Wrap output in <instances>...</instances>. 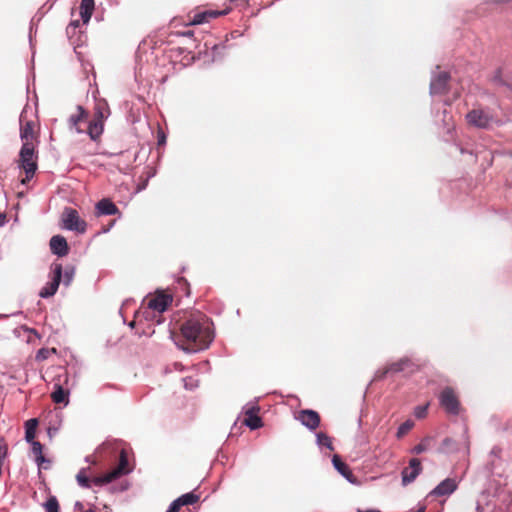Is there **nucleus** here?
I'll return each mask as SVG.
<instances>
[{"instance_id": "1", "label": "nucleus", "mask_w": 512, "mask_h": 512, "mask_svg": "<svg viewBox=\"0 0 512 512\" xmlns=\"http://www.w3.org/2000/svg\"><path fill=\"white\" fill-rule=\"evenodd\" d=\"M175 344L186 352L206 349L213 340L209 319L197 311L191 313L179 327V332H171Z\"/></svg>"}, {"instance_id": "2", "label": "nucleus", "mask_w": 512, "mask_h": 512, "mask_svg": "<svg viewBox=\"0 0 512 512\" xmlns=\"http://www.w3.org/2000/svg\"><path fill=\"white\" fill-rule=\"evenodd\" d=\"M19 165L25 171L26 177L22 179V184H26L34 176L37 170V156L35 155L34 143H23L19 154Z\"/></svg>"}, {"instance_id": "3", "label": "nucleus", "mask_w": 512, "mask_h": 512, "mask_svg": "<svg viewBox=\"0 0 512 512\" xmlns=\"http://www.w3.org/2000/svg\"><path fill=\"white\" fill-rule=\"evenodd\" d=\"M128 468V456L125 450L120 451L119 455V463L118 465L113 468L111 471L101 475V476H95L94 478V485L101 487L108 483H111L115 479L121 477L122 475H125L129 472Z\"/></svg>"}, {"instance_id": "4", "label": "nucleus", "mask_w": 512, "mask_h": 512, "mask_svg": "<svg viewBox=\"0 0 512 512\" xmlns=\"http://www.w3.org/2000/svg\"><path fill=\"white\" fill-rule=\"evenodd\" d=\"M417 366L408 357H403L395 362L387 364L385 367L376 372L375 378L378 380L384 379L388 374H396L400 372H414Z\"/></svg>"}, {"instance_id": "5", "label": "nucleus", "mask_w": 512, "mask_h": 512, "mask_svg": "<svg viewBox=\"0 0 512 512\" xmlns=\"http://www.w3.org/2000/svg\"><path fill=\"white\" fill-rule=\"evenodd\" d=\"M440 406L447 414L459 415L461 404L459 397L452 387H445L439 395Z\"/></svg>"}, {"instance_id": "6", "label": "nucleus", "mask_w": 512, "mask_h": 512, "mask_svg": "<svg viewBox=\"0 0 512 512\" xmlns=\"http://www.w3.org/2000/svg\"><path fill=\"white\" fill-rule=\"evenodd\" d=\"M63 227L67 230L76 231L78 233H84L86 231L87 224L85 220L81 219L77 210L66 207L61 216Z\"/></svg>"}, {"instance_id": "7", "label": "nucleus", "mask_w": 512, "mask_h": 512, "mask_svg": "<svg viewBox=\"0 0 512 512\" xmlns=\"http://www.w3.org/2000/svg\"><path fill=\"white\" fill-rule=\"evenodd\" d=\"M62 273H63V267L59 263H54L52 265V274L53 277L51 281H49L40 291L39 295L42 298H48L50 296H53L61 282L62 279Z\"/></svg>"}, {"instance_id": "8", "label": "nucleus", "mask_w": 512, "mask_h": 512, "mask_svg": "<svg viewBox=\"0 0 512 512\" xmlns=\"http://www.w3.org/2000/svg\"><path fill=\"white\" fill-rule=\"evenodd\" d=\"M20 137L23 143L32 142L37 138L35 121L27 118V112L20 114Z\"/></svg>"}, {"instance_id": "9", "label": "nucleus", "mask_w": 512, "mask_h": 512, "mask_svg": "<svg viewBox=\"0 0 512 512\" xmlns=\"http://www.w3.org/2000/svg\"><path fill=\"white\" fill-rule=\"evenodd\" d=\"M466 120L470 126L486 129L492 122L493 117L482 109H473L467 113Z\"/></svg>"}, {"instance_id": "10", "label": "nucleus", "mask_w": 512, "mask_h": 512, "mask_svg": "<svg viewBox=\"0 0 512 512\" xmlns=\"http://www.w3.org/2000/svg\"><path fill=\"white\" fill-rule=\"evenodd\" d=\"M296 419L310 430H315L320 425V415L314 410H301Z\"/></svg>"}, {"instance_id": "11", "label": "nucleus", "mask_w": 512, "mask_h": 512, "mask_svg": "<svg viewBox=\"0 0 512 512\" xmlns=\"http://www.w3.org/2000/svg\"><path fill=\"white\" fill-rule=\"evenodd\" d=\"M422 471L421 462L418 458H412L409 461V467H406L402 471V482L408 484L413 482Z\"/></svg>"}, {"instance_id": "12", "label": "nucleus", "mask_w": 512, "mask_h": 512, "mask_svg": "<svg viewBox=\"0 0 512 512\" xmlns=\"http://www.w3.org/2000/svg\"><path fill=\"white\" fill-rule=\"evenodd\" d=\"M450 75L447 72H440L430 83L431 94H444L448 90Z\"/></svg>"}, {"instance_id": "13", "label": "nucleus", "mask_w": 512, "mask_h": 512, "mask_svg": "<svg viewBox=\"0 0 512 512\" xmlns=\"http://www.w3.org/2000/svg\"><path fill=\"white\" fill-rule=\"evenodd\" d=\"M458 487V483L453 478H446L440 482L431 492V496H448L451 495Z\"/></svg>"}, {"instance_id": "14", "label": "nucleus", "mask_w": 512, "mask_h": 512, "mask_svg": "<svg viewBox=\"0 0 512 512\" xmlns=\"http://www.w3.org/2000/svg\"><path fill=\"white\" fill-rule=\"evenodd\" d=\"M199 499L200 496L194 492L183 494L171 503L167 512H179L182 506L193 505L197 503Z\"/></svg>"}, {"instance_id": "15", "label": "nucleus", "mask_w": 512, "mask_h": 512, "mask_svg": "<svg viewBox=\"0 0 512 512\" xmlns=\"http://www.w3.org/2000/svg\"><path fill=\"white\" fill-rule=\"evenodd\" d=\"M172 296L164 293H158L155 297L149 300L148 307L157 312L165 311L172 303Z\"/></svg>"}, {"instance_id": "16", "label": "nucleus", "mask_w": 512, "mask_h": 512, "mask_svg": "<svg viewBox=\"0 0 512 512\" xmlns=\"http://www.w3.org/2000/svg\"><path fill=\"white\" fill-rule=\"evenodd\" d=\"M224 14L223 12L215 10H205L194 12L193 15H189V25H198L208 22L211 18H216Z\"/></svg>"}, {"instance_id": "17", "label": "nucleus", "mask_w": 512, "mask_h": 512, "mask_svg": "<svg viewBox=\"0 0 512 512\" xmlns=\"http://www.w3.org/2000/svg\"><path fill=\"white\" fill-rule=\"evenodd\" d=\"M50 249L53 254L60 257L67 255L69 251L67 241L61 235H55L50 239Z\"/></svg>"}, {"instance_id": "18", "label": "nucleus", "mask_w": 512, "mask_h": 512, "mask_svg": "<svg viewBox=\"0 0 512 512\" xmlns=\"http://www.w3.org/2000/svg\"><path fill=\"white\" fill-rule=\"evenodd\" d=\"M97 216L115 215L119 213L118 207L108 198H104L97 202L95 206Z\"/></svg>"}, {"instance_id": "19", "label": "nucleus", "mask_w": 512, "mask_h": 512, "mask_svg": "<svg viewBox=\"0 0 512 512\" xmlns=\"http://www.w3.org/2000/svg\"><path fill=\"white\" fill-rule=\"evenodd\" d=\"M103 131L104 121L93 117L92 120L89 122L87 128V133L91 140L99 141L101 135L103 134Z\"/></svg>"}, {"instance_id": "20", "label": "nucleus", "mask_w": 512, "mask_h": 512, "mask_svg": "<svg viewBox=\"0 0 512 512\" xmlns=\"http://www.w3.org/2000/svg\"><path fill=\"white\" fill-rule=\"evenodd\" d=\"M110 108L103 98L96 99L93 117L105 121L110 116Z\"/></svg>"}, {"instance_id": "21", "label": "nucleus", "mask_w": 512, "mask_h": 512, "mask_svg": "<svg viewBox=\"0 0 512 512\" xmlns=\"http://www.w3.org/2000/svg\"><path fill=\"white\" fill-rule=\"evenodd\" d=\"M88 117L87 111L82 106H77V113L71 115L70 123L76 129L78 133H82L83 129L80 128L79 124L82 121H85Z\"/></svg>"}, {"instance_id": "22", "label": "nucleus", "mask_w": 512, "mask_h": 512, "mask_svg": "<svg viewBox=\"0 0 512 512\" xmlns=\"http://www.w3.org/2000/svg\"><path fill=\"white\" fill-rule=\"evenodd\" d=\"M335 469L349 481L352 480L353 473L349 466L344 463L338 455H334L332 459Z\"/></svg>"}, {"instance_id": "23", "label": "nucleus", "mask_w": 512, "mask_h": 512, "mask_svg": "<svg viewBox=\"0 0 512 512\" xmlns=\"http://www.w3.org/2000/svg\"><path fill=\"white\" fill-rule=\"evenodd\" d=\"M94 0H81L80 3V16L84 23H88L93 11H94Z\"/></svg>"}, {"instance_id": "24", "label": "nucleus", "mask_w": 512, "mask_h": 512, "mask_svg": "<svg viewBox=\"0 0 512 512\" xmlns=\"http://www.w3.org/2000/svg\"><path fill=\"white\" fill-rule=\"evenodd\" d=\"M68 391L65 390L59 383H56L54 385V391L51 393V398L54 403L61 404V403H68Z\"/></svg>"}, {"instance_id": "25", "label": "nucleus", "mask_w": 512, "mask_h": 512, "mask_svg": "<svg viewBox=\"0 0 512 512\" xmlns=\"http://www.w3.org/2000/svg\"><path fill=\"white\" fill-rule=\"evenodd\" d=\"M244 423L252 430L263 426L261 418L252 409L246 412Z\"/></svg>"}, {"instance_id": "26", "label": "nucleus", "mask_w": 512, "mask_h": 512, "mask_svg": "<svg viewBox=\"0 0 512 512\" xmlns=\"http://www.w3.org/2000/svg\"><path fill=\"white\" fill-rule=\"evenodd\" d=\"M38 423L36 418L29 419L25 422V439L28 442L34 440Z\"/></svg>"}, {"instance_id": "27", "label": "nucleus", "mask_w": 512, "mask_h": 512, "mask_svg": "<svg viewBox=\"0 0 512 512\" xmlns=\"http://www.w3.org/2000/svg\"><path fill=\"white\" fill-rule=\"evenodd\" d=\"M94 478L95 477H90L87 473V469H81L78 474L76 475V480L78 482V484L82 487V488H86V489H89L91 488L92 484L94 485Z\"/></svg>"}, {"instance_id": "28", "label": "nucleus", "mask_w": 512, "mask_h": 512, "mask_svg": "<svg viewBox=\"0 0 512 512\" xmlns=\"http://www.w3.org/2000/svg\"><path fill=\"white\" fill-rule=\"evenodd\" d=\"M32 452L35 455V460L39 466H42L46 461L43 455V446L38 441H32Z\"/></svg>"}, {"instance_id": "29", "label": "nucleus", "mask_w": 512, "mask_h": 512, "mask_svg": "<svg viewBox=\"0 0 512 512\" xmlns=\"http://www.w3.org/2000/svg\"><path fill=\"white\" fill-rule=\"evenodd\" d=\"M432 440L433 439L430 436H427V437L423 438L421 440V442L419 444H417L412 449V453H414V454H421V453L427 451L430 448Z\"/></svg>"}, {"instance_id": "30", "label": "nucleus", "mask_w": 512, "mask_h": 512, "mask_svg": "<svg viewBox=\"0 0 512 512\" xmlns=\"http://www.w3.org/2000/svg\"><path fill=\"white\" fill-rule=\"evenodd\" d=\"M44 508L46 512H59L60 506L57 498L51 495L44 503Z\"/></svg>"}, {"instance_id": "31", "label": "nucleus", "mask_w": 512, "mask_h": 512, "mask_svg": "<svg viewBox=\"0 0 512 512\" xmlns=\"http://www.w3.org/2000/svg\"><path fill=\"white\" fill-rule=\"evenodd\" d=\"M414 427V422L412 420H406L402 423L396 433L398 439L404 437L412 428Z\"/></svg>"}, {"instance_id": "32", "label": "nucleus", "mask_w": 512, "mask_h": 512, "mask_svg": "<svg viewBox=\"0 0 512 512\" xmlns=\"http://www.w3.org/2000/svg\"><path fill=\"white\" fill-rule=\"evenodd\" d=\"M317 443L321 446H326L331 451L334 450L331 438L323 432L317 434Z\"/></svg>"}, {"instance_id": "33", "label": "nucleus", "mask_w": 512, "mask_h": 512, "mask_svg": "<svg viewBox=\"0 0 512 512\" xmlns=\"http://www.w3.org/2000/svg\"><path fill=\"white\" fill-rule=\"evenodd\" d=\"M54 353H56L55 348H52V349L41 348L40 350H38V352L36 354V360H38V361L46 360L47 358H49V356L51 354H54Z\"/></svg>"}, {"instance_id": "34", "label": "nucleus", "mask_w": 512, "mask_h": 512, "mask_svg": "<svg viewBox=\"0 0 512 512\" xmlns=\"http://www.w3.org/2000/svg\"><path fill=\"white\" fill-rule=\"evenodd\" d=\"M75 273L74 267H67L64 272V284L69 285L73 280Z\"/></svg>"}, {"instance_id": "35", "label": "nucleus", "mask_w": 512, "mask_h": 512, "mask_svg": "<svg viewBox=\"0 0 512 512\" xmlns=\"http://www.w3.org/2000/svg\"><path fill=\"white\" fill-rule=\"evenodd\" d=\"M429 404L417 406L414 410V415L421 419L426 417Z\"/></svg>"}, {"instance_id": "36", "label": "nucleus", "mask_w": 512, "mask_h": 512, "mask_svg": "<svg viewBox=\"0 0 512 512\" xmlns=\"http://www.w3.org/2000/svg\"><path fill=\"white\" fill-rule=\"evenodd\" d=\"M182 35L186 37H192L194 35V32L192 30H187L182 32Z\"/></svg>"}, {"instance_id": "37", "label": "nucleus", "mask_w": 512, "mask_h": 512, "mask_svg": "<svg viewBox=\"0 0 512 512\" xmlns=\"http://www.w3.org/2000/svg\"><path fill=\"white\" fill-rule=\"evenodd\" d=\"M451 443H452V439H450V438H445V439L443 440V442H442V445H443V446H448V445H450Z\"/></svg>"}, {"instance_id": "38", "label": "nucleus", "mask_w": 512, "mask_h": 512, "mask_svg": "<svg viewBox=\"0 0 512 512\" xmlns=\"http://www.w3.org/2000/svg\"><path fill=\"white\" fill-rule=\"evenodd\" d=\"M5 223V215L0 213V226L4 225Z\"/></svg>"}, {"instance_id": "39", "label": "nucleus", "mask_w": 512, "mask_h": 512, "mask_svg": "<svg viewBox=\"0 0 512 512\" xmlns=\"http://www.w3.org/2000/svg\"><path fill=\"white\" fill-rule=\"evenodd\" d=\"M357 512H381L380 510H376V509H372V510H361V509H358Z\"/></svg>"}, {"instance_id": "40", "label": "nucleus", "mask_w": 512, "mask_h": 512, "mask_svg": "<svg viewBox=\"0 0 512 512\" xmlns=\"http://www.w3.org/2000/svg\"><path fill=\"white\" fill-rule=\"evenodd\" d=\"M164 141H165V136L163 135V136L159 139L158 143H159V144H162Z\"/></svg>"}, {"instance_id": "41", "label": "nucleus", "mask_w": 512, "mask_h": 512, "mask_svg": "<svg viewBox=\"0 0 512 512\" xmlns=\"http://www.w3.org/2000/svg\"><path fill=\"white\" fill-rule=\"evenodd\" d=\"M425 508H421L420 510H418L417 512H424Z\"/></svg>"}, {"instance_id": "42", "label": "nucleus", "mask_w": 512, "mask_h": 512, "mask_svg": "<svg viewBox=\"0 0 512 512\" xmlns=\"http://www.w3.org/2000/svg\"><path fill=\"white\" fill-rule=\"evenodd\" d=\"M85 512H95V511H93V510L89 509V510H87V511H85Z\"/></svg>"}]
</instances>
